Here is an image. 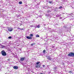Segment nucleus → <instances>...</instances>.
Wrapping results in <instances>:
<instances>
[{"label": "nucleus", "mask_w": 74, "mask_h": 74, "mask_svg": "<svg viewBox=\"0 0 74 74\" xmlns=\"http://www.w3.org/2000/svg\"><path fill=\"white\" fill-rule=\"evenodd\" d=\"M59 19H62V17H61L59 18Z\"/></svg>", "instance_id": "a878e982"}, {"label": "nucleus", "mask_w": 74, "mask_h": 74, "mask_svg": "<svg viewBox=\"0 0 74 74\" xmlns=\"http://www.w3.org/2000/svg\"><path fill=\"white\" fill-rule=\"evenodd\" d=\"M8 31H9V32H12V29L11 28H10L8 29Z\"/></svg>", "instance_id": "9b49d317"}, {"label": "nucleus", "mask_w": 74, "mask_h": 74, "mask_svg": "<svg viewBox=\"0 0 74 74\" xmlns=\"http://www.w3.org/2000/svg\"><path fill=\"white\" fill-rule=\"evenodd\" d=\"M0 46H1V47L2 46V45L1 44H0Z\"/></svg>", "instance_id": "393cba45"}, {"label": "nucleus", "mask_w": 74, "mask_h": 74, "mask_svg": "<svg viewBox=\"0 0 74 74\" xmlns=\"http://www.w3.org/2000/svg\"><path fill=\"white\" fill-rule=\"evenodd\" d=\"M1 48H5V46L2 45L1 46H0Z\"/></svg>", "instance_id": "9d476101"}, {"label": "nucleus", "mask_w": 74, "mask_h": 74, "mask_svg": "<svg viewBox=\"0 0 74 74\" xmlns=\"http://www.w3.org/2000/svg\"><path fill=\"white\" fill-rule=\"evenodd\" d=\"M25 58H26L25 57L21 58L20 59L21 61H23L25 59Z\"/></svg>", "instance_id": "20e7f679"}, {"label": "nucleus", "mask_w": 74, "mask_h": 74, "mask_svg": "<svg viewBox=\"0 0 74 74\" xmlns=\"http://www.w3.org/2000/svg\"><path fill=\"white\" fill-rule=\"evenodd\" d=\"M8 60L9 61H10V59H8Z\"/></svg>", "instance_id": "bb28decb"}, {"label": "nucleus", "mask_w": 74, "mask_h": 74, "mask_svg": "<svg viewBox=\"0 0 74 74\" xmlns=\"http://www.w3.org/2000/svg\"><path fill=\"white\" fill-rule=\"evenodd\" d=\"M35 27H37V28H40V26L38 25H36L35 26Z\"/></svg>", "instance_id": "6e6552de"}, {"label": "nucleus", "mask_w": 74, "mask_h": 74, "mask_svg": "<svg viewBox=\"0 0 74 74\" xmlns=\"http://www.w3.org/2000/svg\"><path fill=\"white\" fill-rule=\"evenodd\" d=\"M61 14H57L56 16V17H59V16H61Z\"/></svg>", "instance_id": "f8f14e48"}, {"label": "nucleus", "mask_w": 74, "mask_h": 74, "mask_svg": "<svg viewBox=\"0 0 74 74\" xmlns=\"http://www.w3.org/2000/svg\"><path fill=\"white\" fill-rule=\"evenodd\" d=\"M43 53H45V50H44L43 51Z\"/></svg>", "instance_id": "4be33fe9"}, {"label": "nucleus", "mask_w": 74, "mask_h": 74, "mask_svg": "<svg viewBox=\"0 0 74 74\" xmlns=\"http://www.w3.org/2000/svg\"><path fill=\"white\" fill-rule=\"evenodd\" d=\"M53 69H54V70H56V69L57 68H56V67H54L53 68Z\"/></svg>", "instance_id": "6ab92c4d"}, {"label": "nucleus", "mask_w": 74, "mask_h": 74, "mask_svg": "<svg viewBox=\"0 0 74 74\" xmlns=\"http://www.w3.org/2000/svg\"><path fill=\"white\" fill-rule=\"evenodd\" d=\"M13 68L14 69H16V70L18 69V67L17 66H15Z\"/></svg>", "instance_id": "0eeeda50"}, {"label": "nucleus", "mask_w": 74, "mask_h": 74, "mask_svg": "<svg viewBox=\"0 0 74 74\" xmlns=\"http://www.w3.org/2000/svg\"><path fill=\"white\" fill-rule=\"evenodd\" d=\"M69 73H72V71H69Z\"/></svg>", "instance_id": "5701e85b"}, {"label": "nucleus", "mask_w": 74, "mask_h": 74, "mask_svg": "<svg viewBox=\"0 0 74 74\" xmlns=\"http://www.w3.org/2000/svg\"><path fill=\"white\" fill-rule=\"evenodd\" d=\"M26 38L27 39H29V40H32V38L30 37V36H27L26 37Z\"/></svg>", "instance_id": "39448f33"}, {"label": "nucleus", "mask_w": 74, "mask_h": 74, "mask_svg": "<svg viewBox=\"0 0 74 74\" xmlns=\"http://www.w3.org/2000/svg\"><path fill=\"white\" fill-rule=\"evenodd\" d=\"M21 51V49H20Z\"/></svg>", "instance_id": "7c9ffc66"}, {"label": "nucleus", "mask_w": 74, "mask_h": 74, "mask_svg": "<svg viewBox=\"0 0 74 74\" xmlns=\"http://www.w3.org/2000/svg\"><path fill=\"white\" fill-rule=\"evenodd\" d=\"M63 8V7L62 6H60L59 8V9H61V8Z\"/></svg>", "instance_id": "a211bd4d"}, {"label": "nucleus", "mask_w": 74, "mask_h": 74, "mask_svg": "<svg viewBox=\"0 0 74 74\" xmlns=\"http://www.w3.org/2000/svg\"><path fill=\"white\" fill-rule=\"evenodd\" d=\"M54 32H56V31H54Z\"/></svg>", "instance_id": "c756f323"}, {"label": "nucleus", "mask_w": 74, "mask_h": 74, "mask_svg": "<svg viewBox=\"0 0 74 74\" xmlns=\"http://www.w3.org/2000/svg\"><path fill=\"white\" fill-rule=\"evenodd\" d=\"M35 45V43H32L31 45L32 46L33 45Z\"/></svg>", "instance_id": "4468645a"}, {"label": "nucleus", "mask_w": 74, "mask_h": 74, "mask_svg": "<svg viewBox=\"0 0 74 74\" xmlns=\"http://www.w3.org/2000/svg\"><path fill=\"white\" fill-rule=\"evenodd\" d=\"M47 59H48L49 60H52V58H51L49 56L47 57Z\"/></svg>", "instance_id": "423d86ee"}, {"label": "nucleus", "mask_w": 74, "mask_h": 74, "mask_svg": "<svg viewBox=\"0 0 74 74\" xmlns=\"http://www.w3.org/2000/svg\"><path fill=\"white\" fill-rule=\"evenodd\" d=\"M19 4H22V2L21 1L19 2Z\"/></svg>", "instance_id": "2eb2a0df"}, {"label": "nucleus", "mask_w": 74, "mask_h": 74, "mask_svg": "<svg viewBox=\"0 0 74 74\" xmlns=\"http://www.w3.org/2000/svg\"><path fill=\"white\" fill-rule=\"evenodd\" d=\"M29 36L30 37H32V38L33 36V34H31Z\"/></svg>", "instance_id": "ddd939ff"}, {"label": "nucleus", "mask_w": 74, "mask_h": 74, "mask_svg": "<svg viewBox=\"0 0 74 74\" xmlns=\"http://www.w3.org/2000/svg\"><path fill=\"white\" fill-rule=\"evenodd\" d=\"M18 29H21L19 28H18Z\"/></svg>", "instance_id": "cd10ccee"}, {"label": "nucleus", "mask_w": 74, "mask_h": 74, "mask_svg": "<svg viewBox=\"0 0 74 74\" xmlns=\"http://www.w3.org/2000/svg\"><path fill=\"white\" fill-rule=\"evenodd\" d=\"M68 56H74V53L71 52L70 53L68 54Z\"/></svg>", "instance_id": "f03ea898"}, {"label": "nucleus", "mask_w": 74, "mask_h": 74, "mask_svg": "<svg viewBox=\"0 0 74 74\" xmlns=\"http://www.w3.org/2000/svg\"><path fill=\"white\" fill-rule=\"evenodd\" d=\"M49 3H50V4H51L52 2V1H49Z\"/></svg>", "instance_id": "412c9836"}, {"label": "nucleus", "mask_w": 74, "mask_h": 74, "mask_svg": "<svg viewBox=\"0 0 74 74\" xmlns=\"http://www.w3.org/2000/svg\"><path fill=\"white\" fill-rule=\"evenodd\" d=\"M48 12H49V11H48Z\"/></svg>", "instance_id": "c85d7f7f"}, {"label": "nucleus", "mask_w": 74, "mask_h": 74, "mask_svg": "<svg viewBox=\"0 0 74 74\" xmlns=\"http://www.w3.org/2000/svg\"><path fill=\"white\" fill-rule=\"evenodd\" d=\"M1 53L2 55L4 56H5L7 55V53H6V52H5V51L3 50L1 52Z\"/></svg>", "instance_id": "f257e3e1"}, {"label": "nucleus", "mask_w": 74, "mask_h": 74, "mask_svg": "<svg viewBox=\"0 0 74 74\" xmlns=\"http://www.w3.org/2000/svg\"><path fill=\"white\" fill-rule=\"evenodd\" d=\"M40 62H37L36 63V64H38L39 63H40Z\"/></svg>", "instance_id": "f3484780"}, {"label": "nucleus", "mask_w": 74, "mask_h": 74, "mask_svg": "<svg viewBox=\"0 0 74 74\" xmlns=\"http://www.w3.org/2000/svg\"><path fill=\"white\" fill-rule=\"evenodd\" d=\"M58 30L57 32L58 33H61L62 32V30L61 29H60L59 28L58 29Z\"/></svg>", "instance_id": "7ed1b4c3"}, {"label": "nucleus", "mask_w": 74, "mask_h": 74, "mask_svg": "<svg viewBox=\"0 0 74 74\" xmlns=\"http://www.w3.org/2000/svg\"><path fill=\"white\" fill-rule=\"evenodd\" d=\"M36 37H40V36L38 35H36Z\"/></svg>", "instance_id": "dca6fc26"}, {"label": "nucleus", "mask_w": 74, "mask_h": 74, "mask_svg": "<svg viewBox=\"0 0 74 74\" xmlns=\"http://www.w3.org/2000/svg\"><path fill=\"white\" fill-rule=\"evenodd\" d=\"M45 67V65H43V67Z\"/></svg>", "instance_id": "b1692460"}, {"label": "nucleus", "mask_w": 74, "mask_h": 74, "mask_svg": "<svg viewBox=\"0 0 74 74\" xmlns=\"http://www.w3.org/2000/svg\"><path fill=\"white\" fill-rule=\"evenodd\" d=\"M40 64H39L38 65H37L36 66V68H39L40 67Z\"/></svg>", "instance_id": "1a4fd4ad"}, {"label": "nucleus", "mask_w": 74, "mask_h": 74, "mask_svg": "<svg viewBox=\"0 0 74 74\" xmlns=\"http://www.w3.org/2000/svg\"><path fill=\"white\" fill-rule=\"evenodd\" d=\"M12 38V37L11 36H9L8 37V38H9V39H10V38Z\"/></svg>", "instance_id": "aec40b11"}]
</instances>
